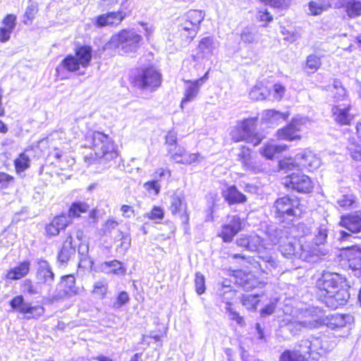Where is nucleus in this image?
Returning <instances> with one entry per match:
<instances>
[{
  "mask_svg": "<svg viewBox=\"0 0 361 361\" xmlns=\"http://www.w3.org/2000/svg\"><path fill=\"white\" fill-rule=\"evenodd\" d=\"M267 233L273 244L279 245V251L287 259L314 262L319 257L326 255L324 250L313 247L310 244H300L296 239L288 236V231L285 228L271 227Z\"/></svg>",
  "mask_w": 361,
  "mask_h": 361,
  "instance_id": "f257e3e1",
  "label": "nucleus"
},
{
  "mask_svg": "<svg viewBox=\"0 0 361 361\" xmlns=\"http://www.w3.org/2000/svg\"><path fill=\"white\" fill-rule=\"evenodd\" d=\"M86 141L90 144L95 154V159L99 163L106 164L118 156L114 142L109 135L99 131H93L87 134Z\"/></svg>",
  "mask_w": 361,
  "mask_h": 361,
  "instance_id": "f03ea898",
  "label": "nucleus"
},
{
  "mask_svg": "<svg viewBox=\"0 0 361 361\" xmlns=\"http://www.w3.org/2000/svg\"><path fill=\"white\" fill-rule=\"evenodd\" d=\"M133 85L143 92H154L161 84V74L153 66L136 69L130 77Z\"/></svg>",
  "mask_w": 361,
  "mask_h": 361,
  "instance_id": "7ed1b4c3",
  "label": "nucleus"
},
{
  "mask_svg": "<svg viewBox=\"0 0 361 361\" xmlns=\"http://www.w3.org/2000/svg\"><path fill=\"white\" fill-rule=\"evenodd\" d=\"M257 118H250L242 121L236 130L232 132V138L235 142L245 140L254 146L259 145L263 137L256 133Z\"/></svg>",
  "mask_w": 361,
  "mask_h": 361,
  "instance_id": "20e7f679",
  "label": "nucleus"
},
{
  "mask_svg": "<svg viewBox=\"0 0 361 361\" xmlns=\"http://www.w3.org/2000/svg\"><path fill=\"white\" fill-rule=\"evenodd\" d=\"M320 164V159L311 151L298 153L295 155L294 159L290 158L280 162L281 168L286 171L300 167L313 171L319 168Z\"/></svg>",
  "mask_w": 361,
  "mask_h": 361,
  "instance_id": "39448f33",
  "label": "nucleus"
},
{
  "mask_svg": "<svg viewBox=\"0 0 361 361\" xmlns=\"http://www.w3.org/2000/svg\"><path fill=\"white\" fill-rule=\"evenodd\" d=\"M142 40V37L134 30H122L111 38V42L123 54L135 52Z\"/></svg>",
  "mask_w": 361,
  "mask_h": 361,
  "instance_id": "423d86ee",
  "label": "nucleus"
},
{
  "mask_svg": "<svg viewBox=\"0 0 361 361\" xmlns=\"http://www.w3.org/2000/svg\"><path fill=\"white\" fill-rule=\"evenodd\" d=\"M299 205L300 201L297 198H291L288 196L278 198L274 206L275 217L281 222H284L286 219L292 221V218L300 213Z\"/></svg>",
  "mask_w": 361,
  "mask_h": 361,
  "instance_id": "0eeeda50",
  "label": "nucleus"
},
{
  "mask_svg": "<svg viewBox=\"0 0 361 361\" xmlns=\"http://www.w3.org/2000/svg\"><path fill=\"white\" fill-rule=\"evenodd\" d=\"M9 304L14 311L24 314L27 319H37L44 312L42 306H32L30 302H26L21 295L14 297Z\"/></svg>",
  "mask_w": 361,
  "mask_h": 361,
  "instance_id": "6e6552de",
  "label": "nucleus"
},
{
  "mask_svg": "<svg viewBox=\"0 0 361 361\" xmlns=\"http://www.w3.org/2000/svg\"><path fill=\"white\" fill-rule=\"evenodd\" d=\"M343 283V279L336 273L323 274L317 281V287L319 290L318 295L320 300H322L325 296L332 293V291L338 289Z\"/></svg>",
  "mask_w": 361,
  "mask_h": 361,
  "instance_id": "1a4fd4ad",
  "label": "nucleus"
},
{
  "mask_svg": "<svg viewBox=\"0 0 361 361\" xmlns=\"http://www.w3.org/2000/svg\"><path fill=\"white\" fill-rule=\"evenodd\" d=\"M283 184L300 193H309L313 188V183L306 175L300 173H292L283 178Z\"/></svg>",
  "mask_w": 361,
  "mask_h": 361,
  "instance_id": "9d476101",
  "label": "nucleus"
},
{
  "mask_svg": "<svg viewBox=\"0 0 361 361\" xmlns=\"http://www.w3.org/2000/svg\"><path fill=\"white\" fill-rule=\"evenodd\" d=\"M36 279L38 283L51 286L54 281V274L49 262L43 258H37L35 261Z\"/></svg>",
  "mask_w": 361,
  "mask_h": 361,
  "instance_id": "9b49d317",
  "label": "nucleus"
},
{
  "mask_svg": "<svg viewBox=\"0 0 361 361\" xmlns=\"http://www.w3.org/2000/svg\"><path fill=\"white\" fill-rule=\"evenodd\" d=\"M169 209L173 215H180L183 223H188L189 221V215L187 213V203L182 192H176L170 195Z\"/></svg>",
  "mask_w": 361,
  "mask_h": 361,
  "instance_id": "f8f14e48",
  "label": "nucleus"
},
{
  "mask_svg": "<svg viewBox=\"0 0 361 361\" xmlns=\"http://www.w3.org/2000/svg\"><path fill=\"white\" fill-rule=\"evenodd\" d=\"M302 321L304 328L316 329L324 324L325 313L321 308L312 307L305 311Z\"/></svg>",
  "mask_w": 361,
  "mask_h": 361,
  "instance_id": "ddd939ff",
  "label": "nucleus"
},
{
  "mask_svg": "<svg viewBox=\"0 0 361 361\" xmlns=\"http://www.w3.org/2000/svg\"><path fill=\"white\" fill-rule=\"evenodd\" d=\"M349 298L348 290L340 286L338 289L333 290L332 293L322 298V301L326 307L331 309H337L338 307L345 305Z\"/></svg>",
  "mask_w": 361,
  "mask_h": 361,
  "instance_id": "4468645a",
  "label": "nucleus"
},
{
  "mask_svg": "<svg viewBox=\"0 0 361 361\" xmlns=\"http://www.w3.org/2000/svg\"><path fill=\"white\" fill-rule=\"evenodd\" d=\"M243 228L242 219L238 216L233 215L229 218L228 222L222 226L219 236L221 237L224 242L230 243Z\"/></svg>",
  "mask_w": 361,
  "mask_h": 361,
  "instance_id": "2eb2a0df",
  "label": "nucleus"
},
{
  "mask_svg": "<svg viewBox=\"0 0 361 361\" xmlns=\"http://www.w3.org/2000/svg\"><path fill=\"white\" fill-rule=\"evenodd\" d=\"M312 354L324 355L334 348L336 343L326 334L311 337Z\"/></svg>",
  "mask_w": 361,
  "mask_h": 361,
  "instance_id": "dca6fc26",
  "label": "nucleus"
},
{
  "mask_svg": "<svg viewBox=\"0 0 361 361\" xmlns=\"http://www.w3.org/2000/svg\"><path fill=\"white\" fill-rule=\"evenodd\" d=\"M131 1L130 0H121L120 8L116 11L107 12L111 26L118 25L127 17L132 13Z\"/></svg>",
  "mask_w": 361,
  "mask_h": 361,
  "instance_id": "f3484780",
  "label": "nucleus"
},
{
  "mask_svg": "<svg viewBox=\"0 0 361 361\" xmlns=\"http://www.w3.org/2000/svg\"><path fill=\"white\" fill-rule=\"evenodd\" d=\"M171 154V159L178 164L190 165L195 162H199L202 157L199 153H188L186 150L181 147H178L176 149L173 148Z\"/></svg>",
  "mask_w": 361,
  "mask_h": 361,
  "instance_id": "a211bd4d",
  "label": "nucleus"
},
{
  "mask_svg": "<svg viewBox=\"0 0 361 361\" xmlns=\"http://www.w3.org/2000/svg\"><path fill=\"white\" fill-rule=\"evenodd\" d=\"M216 48V43L212 37H203L199 42L194 58L197 60L208 59L213 55Z\"/></svg>",
  "mask_w": 361,
  "mask_h": 361,
  "instance_id": "6ab92c4d",
  "label": "nucleus"
},
{
  "mask_svg": "<svg viewBox=\"0 0 361 361\" xmlns=\"http://www.w3.org/2000/svg\"><path fill=\"white\" fill-rule=\"evenodd\" d=\"M343 255L348 261V267L354 271L361 270V247L357 245L346 247Z\"/></svg>",
  "mask_w": 361,
  "mask_h": 361,
  "instance_id": "aec40b11",
  "label": "nucleus"
},
{
  "mask_svg": "<svg viewBox=\"0 0 361 361\" xmlns=\"http://www.w3.org/2000/svg\"><path fill=\"white\" fill-rule=\"evenodd\" d=\"M339 224L352 233L361 232V212L341 216Z\"/></svg>",
  "mask_w": 361,
  "mask_h": 361,
  "instance_id": "412c9836",
  "label": "nucleus"
},
{
  "mask_svg": "<svg viewBox=\"0 0 361 361\" xmlns=\"http://www.w3.org/2000/svg\"><path fill=\"white\" fill-rule=\"evenodd\" d=\"M351 106L350 104L335 105L332 107L331 111L336 122L340 125H350L354 118V116L350 114Z\"/></svg>",
  "mask_w": 361,
  "mask_h": 361,
  "instance_id": "4be33fe9",
  "label": "nucleus"
},
{
  "mask_svg": "<svg viewBox=\"0 0 361 361\" xmlns=\"http://www.w3.org/2000/svg\"><path fill=\"white\" fill-rule=\"evenodd\" d=\"M69 224V217L65 214L54 217L52 221L46 226L47 235L51 237L59 235L60 231L65 229Z\"/></svg>",
  "mask_w": 361,
  "mask_h": 361,
  "instance_id": "5701e85b",
  "label": "nucleus"
},
{
  "mask_svg": "<svg viewBox=\"0 0 361 361\" xmlns=\"http://www.w3.org/2000/svg\"><path fill=\"white\" fill-rule=\"evenodd\" d=\"M75 247L73 245V237L68 235L64 240L58 256V262L66 264L71 258L75 255Z\"/></svg>",
  "mask_w": 361,
  "mask_h": 361,
  "instance_id": "b1692460",
  "label": "nucleus"
},
{
  "mask_svg": "<svg viewBox=\"0 0 361 361\" xmlns=\"http://www.w3.org/2000/svg\"><path fill=\"white\" fill-rule=\"evenodd\" d=\"M223 197L229 204L244 203L247 201L246 196L240 192L235 185L228 187L223 191Z\"/></svg>",
  "mask_w": 361,
  "mask_h": 361,
  "instance_id": "393cba45",
  "label": "nucleus"
},
{
  "mask_svg": "<svg viewBox=\"0 0 361 361\" xmlns=\"http://www.w3.org/2000/svg\"><path fill=\"white\" fill-rule=\"evenodd\" d=\"M30 262H22L18 266L8 270L5 274V278L9 280H19L27 275L30 271Z\"/></svg>",
  "mask_w": 361,
  "mask_h": 361,
  "instance_id": "a878e982",
  "label": "nucleus"
},
{
  "mask_svg": "<svg viewBox=\"0 0 361 361\" xmlns=\"http://www.w3.org/2000/svg\"><path fill=\"white\" fill-rule=\"evenodd\" d=\"M64 289L62 293H59L58 296L73 295L78 293V288L75 286V279L73 275H67L61 277L59 284Z\"/></svg>",
  "mask_w": 361,
  "mask_h": 361,
  "instance_id": "bb28decb",
  "label": "nucleus"
},
{
  "mask_svg": "<svg viewBox=\"0 0 361 361\" xmlns=\"http://www.w3.org/2000/svg\"><path fill=\"white\" fill-rule=\"evenodd\" d=\"M329 234V226L327 224H321L316 231L314 238L312 240V242L310 244L313 247H319L322 250H324L326 251V253L328 252V250L326 249H324L323 247H321L320 245H324L327 240Z\"/></svg>",
  "mask_w": 361,
  "mask_h": 361,
  "instance_id": "cd10ccee",
  "label": "nucleus"
},
{
  "mask_svg": "<svg viewBox=\"0 0 361 361\" xmlns=\"http://www.w3.org/2000/svg\"><path fill=\"white\" fill-rule=\"evenodd\" d=\"M188 85L185 88L184 97L181 104L193 101L199 93L200 88L203 84V78H200L193 82L188 81Z\"/></svg>",
  "mask_w": 361,
  "mask_h": 361,
  "instance_id": "c85d7f7f",
  "label": "nucleus"
},
{
  "mask_svg": "<svg viewBox=\"0 0 361 361\" xmlns=\"http://www.w3.org/2000/svg\"><path fill=\"white\" fill-rule=\"evenodd\" d=\"M92 49L90 46H80L75 49V55L79 63L82 68L89 66L92 60Z\"/></svg>",
  "mask_w": 361,
  "mask_h": 361,
  "instance_id": "c756f323",
  "label": "nucleus"
},
{
  "mask_svg": "<svg viewBox=\"0 0 361 361\" xmlns=\"http://www.w3.org/2000/svg\"><path fill=\"white\" fill-rule=\"evenodd\" d=\"M260 37L258 29L255 26L245 27L240 34L241 40L246 44L257 43Z\"/></svg>",
  "mask_w": 361,
  "mask_h": 361,
  "instance_id": "7c9ffc66",
  "label": "nucleus"
},
{
  "mask_svg": "<svg viewBox=\"0 0 361 361\" xmlns=\"http://www.w3.org/2000/svg\"><path fill=\"white\" fill-rule=\"evenodd\" d=\"M349 317L348 315L340 314L338 313L333 314L329 316H325V323L327 327L331 329L341 328L346 324V318Z\"/></svg>",
  "mask_w": 361,
  "mask_h": 361,
  "instance_id": "2f4dec72",
  "label": "nucleus"
},
{
  "mask_svg": "<svg viewBox=\"0 0 361 361\" xmlns=\"http://www.w3.org/2000/svg\"><path fill=\"white\" fill-rule=\"evenodd\" d=\"M225 281L217 290V294L222 302H224L226 306L231 305V302L235 297V291L233 290L229 284L226 283Z\"/></svg>",
  "mask_w": 361,
  "mask_h": 361,
  "instance_id": "473e14b6",
  "label": "nucleus"
},
{
  "mask_svg": "<svg viewBox=\"0 0 361 361\" xmlns=\"http://www.w3.org/2000/svg\"><path fill=\"white\" fill-rule=\"evenodd\" d=\"M288 115L274 109L266 110L262 113V120L270 124H277L287 119Z\"/></svg>",
  "mask_w": 361,
  "mask_h": 361,
  "instance_id": "72a5a7b5",
  "label": "nucleus"
},
{
  "mask_svg": "<svg viewBox=\"0 0 361 361\" xmlns=\"http://www.w3.org/2000/svg\"><path fill=\"white\" fill-rule=\"evenodd\" d=\"M101 268L103 271L108 274L113 273L117 275H124L126 274V270L122 267L121 262L116 259L104 262L101 264Z\"/></svg>",
  "mask_w": 361,
  "mask_h": 361,
  "instance_id": "f704fd0d",
  "label": "nucleus"
},
{
  "mask_svg": "<svg viewBox=\"0 0 361 361\" xmlns=\"http://www.w3.org/2000/svg\"><path fill=\"white\" fill-rule=\"evenodd\" d=\"M343 6L350 18L361 16V1L358 0H345Z\"/></svg>",
  "mask_w": 361,
  "mask_h": 361,
  "instance_id": "c9c22d12",
  "label": "nucleus"
},
{
  "mask_svg": "<svg viewBox=\"0 0 361 361\" xmlns=\"http://www.w3.org/2000/svg\"><path fill=\"white\" fill-rule=\"evenodd\" d=\"M277 136L281 140L289 141L300 138V135L298 134L292 126H290V123L287 125L286 127L278 130Z\"/></svg>",
  "mask_w": 361,
  "mask_h": 361,
  "instance_id": "e433bc0d",
  "label": "nucleus"
},
{
  "mask_svg": "<svg viewBox=\"0 0 361 361\" xmlns=\"http://www.w3.org/2000/svg\"><path fill=\"white\" fill-rule=\"evenodd\" d=\"M89 205L83 202H75L72 203L68 210V214L66 215L69 217L70 222L71 218L80 216L81 213H85L88 211Z\"/></svg>",
  "mask_w": 361,
  "mask_h": 361,
  "instance_id": "4c0bfd02",
  "label": "nucleus"
},
{
  "mask_svg": "<svg viewBox=\"0 0 361 361\" xmlns=\"http://www.w3.org/2000/svg\"><path fill=\"white\" fill-rule=\"evenodd\" d=\"M303 327L302 321H286L283 320L280 324V329L282 332L288 331L291 335H295Z\"/></svg>",
  "mask_w": 361,
  "mask_h": 361,
  "instance_id": "58836bf2",
  "label": "nucleus"
},
{
  "mask_svg": "<svg viewBox=\"0 0 361 361\" xmlns=\"http://www.w3.org/2000/svg\"><path fill=\"white\" fill-rule=\"evenodd\" d=\"M259 257L263 263L262 270H261L263 273L268 274L278 267V261L276 259L269 254L259 255Z\"/></svg>",
  "mask_w": 361,
  "mask_h": 361,
  "instance_id": "ea45409f",
  "label": "nucleus"
},
{
  "mask_svg": "<svg viewBox=\"0 0 361 361\" xmlns=\"http://www.w3.org/2000/svg\"><path fill=\"white\" fill-rule=\"evenodd\" d=\"M330 7V4L326 1H312L309 3L310 13L313 16L320 15Z\"/></svg>",
  "mask_w": 361,
  "mask_h": 361,
  "instance_id": "a19ab883",
  "label": "nucleus"
},
{
  "mask_svg": "<svg viewBox=\"0 0 361 361\" xmlns=\"http://www.w3.org/2000/svg\"><path fill=\"white\" fill-rule=\"evenodd\" d=\"M239 285L246 291L251 290L259 285V281L252 274L245 275L238 282Z\"/></svg>",
  "mask_w": 361,
  "mask_h": 361,
  "instance_id": "79ce46f5",
  "label": "nucleus"
},
{
  "mask_svg": "<svg viewBox=\"0 0 361 361\" xmlns=\"http://www.w3.org/2000/svg\"><path fill=\"white\" fill-rule=\"evenodd\" d=\"M61 66L70 72H75L79 70L81 66L76 57L73 55L66 56L61 63Z\"/></svg>",
  "mask_w": 361,
  "mask_h": 361,
  "instance_id": "37998d69",
  "label": "nucleus"
},
{
  "mask_svg": "<svg viewBox=\"0 0 361 361\" xmlns=\"http://www.w3.org/2000/svg\"><path fill=\"white\" fill-rule=\"evenodd\" d=\"M269 94V90L263 85H255L250 92V97L255 100H264Z\"/></svg>",
  "mask_w": 361,
  "mask_h": 361,
  "instance_id": "c03bdc74",
  "label": "nucleus"
},
{
  "mask_svg": "<svg viewBox=\"0 0 361 361\" xmlns=\"http://www.w3.org/2000/svg\"><path fill=\"white\" fill-rule=\"evenodd\" d=\"M286 147L285 145H268L264 147L262 154L267 159H271L276 154L285 151Z\"/></svg>",
  "mask_w": 361,
  "mask_h": 361,
  "instance_id": "a18cd8bd",
  "label": "nucleus"
},
{
  "mask_svg": "<svg viewBox=\"0 0 361 361\" xmlns=\"http://www.w3.org/2000/svg\"><path fill=\"white\" fill-rule=\"evenodd\" d=\"M321 65L320 58L314 54H311L307 58L305 68L308 73H314L319 68Z\"/></svg>",
  "mask_w": 361,
  "mask_h": 361,
  "instance_id": "49530a36",
  "label": "nucleus"
},
{
  "mask_svg": "<svg viewBox=\"0 0 361 361\" xmlns=\"http://www.w3.org/2000/svg\"><path fill=\"white\" fill-rule=\"evenodd\" d=\"M30 161L29 157L25 153H21L14 161L16 172L20 173L25 171L30 167Z\"/></svg>",
  "mask_w": 361,
  "mask_h": 361,
  "instance_id": "de8ad7c7",
  "label": "nucleus"
},
{
  "mask_svg": "<svg viewBox=\"0 0 361 361\" xmlns=\"http://www.w3.org/2000/svg\"><path fill=\"white\" fill-rule=\"evenodd\" d=\"M187 18L190 24L193 25V27L199 28L200 23L204 18V13L200 10H191L188 13Z\"/></svg>",
  "mask_w": 361,
  "mask_h": 361,
  "instance_id": "09e8293b",
  "label": "nucleus"
},
{
  "mask_svg": "<svg viewBox=\"0 0 361 361\" xmlns=\"http://www.w3.org/2000/svg\"><path fill=\"white\" fill-rule=\"evenodd\" d=\"M259 295H244L242 299L243 305L249 310H256L257 305L260 301Z\"/></svg>",
  "mask_w": 361,
  "mask_h": 361,
  "instance_id": "8fccbe9b",
  "label": "nucleus"
},
{
  "mask_svg": "<svg viewBox=\"0 0 361 361\" xmlns=\"http://www.w3.org/2000/svg\"><path fill=\"white\" fill-rule=\"evenodd\" d=\"M305 357L302 355H299L296 351L286 350L280 355L279 361H305Z\"/></svg>",
  "mask_w": 361,
  "mask_h": 361,
  "instance_id": "3c124183",
  "label": "nucleus"
},
{
  "mask_svg": "<svg viewBox=\"0 0 361 361\" xmlns=\"http://www.w3.org/2000/svg\"><path fill=\"white\" fill-rule=\"evenodd\" d=\"M23 291L29 295H39L41 290L38 285H34L30 279H25L22 284Z\"/></svg>",
  "mask_w": 361,
  "mask_h": 361,
  "instance_id": "603ef678",
  "label": "nucleus"
},
{
  "mask_svg": "<svg viewBox=\"0 0 361 361\" xmlns=\"http://www.w3.org/2000/svg\"><path fill=\"white\" fill-rule=\"evenodd\" d=\"M108 290V283L105 281H98L93 286L92 293L102 299Z\"/></svg>",
  "mask_w": 361,
  "mask_h": 361,
  "instance_id": "864d4df0",
  "label": "nucleus"
},
{
  "mask_svg": "<svg viewBox=\"0 0 361 361\" xmlns=\"http://www.w3.org/2000/svg\"><path fill=\"white\" fill-rule=\"evenodd\" d=\"M299 355L305 357L306 354H312L311 338L302 339L298 342V349L296 350Z\"/></svg>",
  "mask_w": 361,
  "mask_h": 361,
  "instance_id": "5fc2aeb1",
  "label": "nucleus"
},
{
  "mask_svg": "<svg viewBox=\"0 0 361 361\" xmlns=\"http://www.w3.org/2000/svg\"><path fill=\"white\" fill-rule=\"evenodd\" d=\"M118 236L121 237V242L118 246L117 250L120 253L124 255L130 247L131 239L128 234L124 233L122 231H118Z\"/></svg>",
  "mask_w": 361,
  "mask_h": 361,
  "instance_id": "6e6d98bb",
  "label": "nucleus"
},
{
  "mask_svg": "<svg viewBox=\"0 0 361 361\" xmlns=\"http://www.w3.org/2000/svg\"><path fill=\"white\" fill-rule=\"evenodd\" d=\"M290 123V126L298 133L302 130L304 127H306L310 123V120L307 117L298 116L293 118Z\"/></svg>",
  "mask_w": 361,
  "mask_h": 361,
  "instance_id": "4d7b16f0",
  "label": "nucleus"
},
{
  "mask_svg": "<svg viewBox=\"0 0 361 361\" xmlns=\"http://www.w3.org/2000/svg\"><path fill=\"white\" fill-rule=\"evenodd\" d=\"M250 153L249 148L242 147L240 148V152L238 154V160L241 162L246 169H249L250 167Z\"/></svg>",
  "mask_w": 361,
  "mask_h": 361,
  "instance_id": "13d9d810",
  "label": "nucleus"
},
{
  "mask_svg": "<svg viewBox=\"0 0 361 361\" xmlns=\"http://www.w3.org/2000/svg\"><path fill=\"white\" fill-rule=\"evenodd\" d=\"M130 300V297L127 292L121 291L117 295L115 302L113 304L114 309H119L126 305Z\"/></svg>",
  "mask_w": 361,
  "mask_h": 361,
  "instance_id": "bf43d9fd",
  "label": "nucleus"
},
{
  "mask_svg": "<svg viewBox=\"0 0 361 361\" xmlns=\"http://www.w3.org/2000/svg\"><path fill=\"white\" fill-rule=\"evenodd\" d=\"M263 243V240L257 235H249L248 250L255 252Z\"/></svg>",
  "mask_w": 361,
  "mask_h": 361,
  "instance_id": "052dcab7",
  "label": "nucleus"
},
{
  "mask_svg": "<svg viewBox=\"0 0 361 361\" xmlns=\"http://www.w3.org/2000/svg\"><path fill=\"white\" fill-rule=\"evenodd\" d=\"M233 259H243L245 260L248 264L252 265L255 269L262 270V264L257 261L254 257L250 256H245L242 254H233L232 255Z\"/></svg>",
  "mask_w": 361,
  "mask_h": 361,
  "instance_id": "680f3d73",
  "label": "nucleus"
},
{
  "mask_svg": "<svg viewBox=\"0 0 361 361\" xmlns=\"http://www.w3.org/2000/svg\"><path fill=\"white\" fill-rule=\"evenodd\" d=\"M177 134L176 132L171 130L166 135V144L168 145L169 153H172L174 149L177 148L176 145Z\"/></svg>",
  "mask_w": 361,
  "mask_h": 361,
  "instance_id": "e2e57ef3",
  "label": "nucleus"
},
{
  "mask_svg": "<svg viewBox=\"0 0 361 361\" xmlns=\"http://www.w3.org/2000/svg\"><path fill=\"white\" fill-rule=\"evenodd\" d=\"M164 211L160 207L154 206L152 210L147 213L145 216L153 220L160 221L164 219Z\"/></svg>",
  "mask_w": 361,
  "mask_h": 361,
  "instance_id": "0e129e2a",
  "label": "nucleus"
},
{
  "mask_svg": "<svg viewBox=\"0 0 361 361\" xmlns=\"http://www.w3.org/2000/svg\"><path fill=\"white\" fill-rule=\"evenodd\" d=\"M195 289L198 295H202L204 293L205 285H204V277L200 273H197L195 279Z\"/></svg>",
  "mask_w": 361,
  "mask_h": 361,
  "instance_id": "69168bd1",
  "label": "nucleus"
},
{
  "mask_svg": "<svg viewBox=\"0 0 361 361\" xmlns=\"http://www.w3.org/2000/svg\"><path fill=\"white\" fill-rule=\"evenodd\" d=\"M106 13L99 15L94 18L93 23L97 27H103L105 26H111L110 22Z\"/></svg>",
  "mask_w": 361,
  "mask_h": 361,
  "instance_id": "338daca9",
  "label": "nucleus"
},
{
  "mask_svg": "<svg viewBox=\"0 0 361 361\" xmlns=\"http://www.w3.org/2000/svg\"><path fill=\"white\" fill-rule=\"evenodd\" d=\"M355 202V199L352 195H344L337 200L338 204L343 208H349Z\"/></svg>",
  "mask_w": 361,
  "mask_h": 361,
  "instance_id": "774afa93",
  "label": "nucleus"
}]
</instances>
